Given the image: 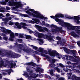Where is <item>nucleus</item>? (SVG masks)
I'll list each match as a JSON object with an SVG mask.
<instances>
[{
  "label": "nucleus",
  "mask_w": 80,
  "mask_h": 80,
  "mask_svg": "<svg viewBox=\"0 0 80 80\" xmlns=\"http://www.w3.org/2000/svg\"><path fill=\"white\" fill-rule=\"evenodd\" d=\"M33 53H36V54H37L38 55H40V54H41V53H40L39 52H37V51H33Z\"/></svg>",
  "instance_id": "c9c22d12"
},
{
  "label": "nucleus",
  "mask_w": 80,
  "mask_h": 80,
  "mask_svg": "<svg viewBox=\"0 0 80 80\" xmlns=\"http://www.w3.org/2000/svg\"><path fill=\"white\" fill-rule=\"evenodd\" d=\"M39 42H41V43H43L44 42H43V40L42 39H39Z\"/></svg>",
  "instance_id": "338daca9"
},
{
  "label": "nucleus",
  "mask_w": 80,
  "mask_h": 80,
  "mask_svg": "<svg viewBox=\"0 0 80 80\" xmlns=\"http://www.w3.org/2000/svg\"><path fill=\"white\" fill-rule=\"evenodd\" d=\"M38 76V74H36L35 73H32V74L30 76V77H31L32 78H37Z\"/></svg>",
  "instance_id": "6ab92c4d"
},
{
  "label": "nucleus",
  "mask_w": 80,
  "mask_h": 80,
  "mask_svg": "<svg viewBox=\"0 0 80 80\" xmlns=\"http://www.w3.org/2000/svg\"><path fill=\"white\" fill-rule=\"evenodd\" d=\"M32 67H36V64L35 63L32 62H31V65Z\"/></svg>",
  "instance_id": "ea45409f"
},
{
  "label": "nucleus",
  "mask_w": 80,
  "mask_h": 80,
  "mask_svg": "<svg viewBox=\"0 0 80 80\" xmlns=\"http://www.w3.org/2000/svg\"><path fill=\"white\" fill-rule=\"evenodd\" d=\"M56 39H57V40H58L59 41H60V40H61V38L58 36L56 37Z\"/></svg>",
  "instance_id": "864d4df0"
},
{
  "label": "nucleus",
  "mask_w": 80,
  "mask_h": 80,
  "mask_svg": "<svg viewBox=\"0 0 80 80\" xmlns=\"http://www.w3.org/2000/svg\"><path fill=\"white\" fill-rule=\"evenodd\" d=\"M19 46H20V47H19L20 50H23L24 52L26 53L30 52V50L25 48L23 45H20Z\"/></svg>",
  "instance_id": "1a4fd4ad"
},
{
  "label": "nucleus",
  "mask_w": 80,
  "mask_h": 80,
  "mask_svg": "<svg viewBox=\"0 0 80 80\" xmlns=\"http://www.w3.org/2000/svg\"><path fill=\"white\" fill-rule=\"evenodd\" d=\"M3 39L5 40H8V37L4 36L3 38Z\"/></svg>",
  "instance_id": "603ef678"
},
{
  "label": "nucleus",
  "mask_w": 80,
  "mask_h": 80,
  "mask_svg": "<svg viewBox=\"0 0 80 80\" xmlns=\"http://www.w3.org/2000/svg\"><path fill=\"white\" fill-rule=\"evenodd\" d=\"M6 72H8V73L9 75H10V73H11V72H13V70L12 69H9V70H7Z\"/></svg>",
  "instance_id": "b1692460"
},
{
  "label": "nucleus",
  "mask_w": 80,
  "mask_h": 80,
  "mask_svg": "<svg viewBox=\"0 0 80 80\" xmlns=\"http://www.w3.org/2000/svg\"><path fill=\"white\" fill-rule=\"evenodd\" d=\"M72 80H77L78 77H77L74 75H72Z\"/></svg>",
  "instance_id": "5701e85b"
},
{
  "label": "nucleus",
  "mask_w": 80,
  "mask_h": 80,
  "mask_svg": "<svg viewBox=\"0 0 80 80\" xmlns=\"http://www.w3.org/2000/svg\"><path fill=\"white\" fill-rule=\"evenodd\" d=\"M71 36L72 37H74L75 38H77V37H79V35H78L75 33V32L74 31H72V32H71Z\"/></svg>",
  "instance_id": "2eb2a0df"
},
{
  "label": "nucleus",
  "mask_w": 80,
  "mask_h": 80,
  "mask_svg": "<svg viewBox=\"0 0 80 80\" xmlns=\"http://www.w3.org/2000/svg\"><path fill=\"white\" fill-rule=\"evenodd\" d=\"M23 35H24V34H21V33L19 34V37L20 38H23Z\"/></svg>",
  "instance_id": "de8ad7c7"
},
{
  "label": "nucleus",
  "mask_w": 80,
  "mask_h": 80,
  "mask_svg": "<svg viewBox=\"0 0 80 80\" xmlns=\"http://www.w3.org/2000/svg\"><path fill=\"white\" fill-rule=\"evenodd\" d=\"M26 12L29 15H32L33 17L35 18H42L41 14L39 13L38 12L35 11L34 9L30 8Z\"/></svg>",
  "instance_id": "f03ea898"
},
{
  "label": "nucleus",
  "mask_w": 80,
  "mask_h": 80,
  "mask_svg": "<svg viewBox=\"0 0 80 80\" xmlns=\"http://www.w3.org/2000/svg\"><path fill=\"white\" fill-rule=\"evenodd\" d=\"M50 27L51 28H55L56 29H57L58 28L57 26H56L54 24H51Z\"/></svg>",
  "instance_id": "393cba45"
},
{
  "label": "nucleus",
  "mask_w": 80,
  "mask_h": 80,
  "mask_svg": "<svg viewBox=\"0 0 80 80\" xmlns=\"http://www.w3.org/2000/svg\"><path fill=\"white\" fill-rule=\"evenodd\" d=\"M55 20L57 22H60V21H61V20H60V19H59L58 18H56L55 19Z\"/></svg>",
  "instance_id": "c03bdc74"
},
{
  "label": "nucleus",
  "mask_w": 80,
  "mask_h": 80,
  "mask_svg": "<svg viewBox=\"0 0 80 80\" xmlns=\"http://www.w3.org/2000/svg\"><path fill=\"white\" fill-rule=\"evenodd\" d=\"M52 33H56V32H57V29H52Z\"/></svg>",
  "instance_id": "09e8293b"
},
{
  "label": "nucleus",
  "mask_w": 80,
  "mask_h": 80,
  "mask_svg": "<svg viewBox=\"0 0 80 80\" xmlns=\"http://www.w3.org/2000/svg\"><path fill=\"white\" fill-rule=\"evenodd\" d=\"M3 61H0V67H2V64H3Z\"/></svg>",
  "instance_id": "e2e57ef3"
},
{
  "label": "nucleus",
  "mask_w": 80,
  "mask_h": 80,
  "mask_svg": "<svg viewBox=\"0 0 80 80\" xmlns=\"http://www.w3.org/2000/svg\"><path fill=\"white\" fill-rule=\"evenodd\" d=\"M46 38L47 39L49 40H50V41H53L54 40L52 38L53 37L51 35H46Z\"/></svg>",
  "instance_id": "ddd939ff"
},
{
  "label": "nucleus",
  "mask_w": 80,
  "mask_h": 80,
  "mask_svg": "<svg viewBox=\"0 0 80 80\" xmlns=\"http://www.w3.org/2000/svg\"><path fill=\"white\" fill-rule=\"evenodd\" d=\"M0 28H1V29L0 30L3 33H4L6 35L10 34V37L9 39L10 41H13L14 40L13 38H15V35L13 32L11 30L6 29L4 27H0Z\"/></svg>",
  "instance_id": "f257e3e1"
},
{
  "label": "nucleus",
  "mask_w": 80,
  "mask_h": 80,
  "mask_svg": "<svg viewBox=\"0 0 80 80\" xmlns=\"http://www.w3.org/2000/svg\"><path fill=\"white\" fill-rule=\"evenodd\" d=\"M0 3L1 4H2V5H6L7 4V2H6L5 1H4L2 2H0Z\"/></svg>",
  "instance_id": "72a5a7b5"
},
{
  "label": "nucleus",
  "mask_w": 80,
  "mask_h": 80,
  "mask_svg": "<svg viewBox=\"0 0 80 80\" xmlns=\"http://www.w3.org/2000/svg\"><path fill=\"white\" fill-rule=\"evenodd\" d=\"M20 45L22 44H19L17 42H16L15 43V46H16V47H18V46H19V48L20 49Z\"/></svg>",
  "instance_id": "13d9d810"
},
{
  "label": "nucleus",
  "mask_w": 80,
  "mask_h": 80,
  "mask_svg": "<svg viewBox=\"0 0 80 80\" xmlns=\"http://www.w3.org/2000/svg\"><path fill=\"white\" fill-rule=\"evenodd\" d=\"M31 47L33 48V49L36 50H38V47L36 46H34L33 45H31Z\"/></svg>",
  "instance_id": "c85d7f7f"
},
{
  "label": "nucleus",
  "mask_w": 80,
  "mask_h": 80,
  "mask_svg": "<svg viewBox=\"0 0 80 80\" xmlns=\"http://www.w3.org/2000/svg\"><path fill=\"white\" fill-rule=\"evenodd\" d=\"M73 19H74V20H76L74 21L77 23V24L80 23V21H79V20H80V18L78 16H75L74 17H73Z\"/></svg>",
  "instance_id": "9b49d317"
},
{
  "label": "nucleus",
  "mask_w": 80,
  "mask_h": 80,
  "mask_svg": "<svg viewBox=\"0 0 80 80\" xmlns=\"http://www.w3.org/2000/svg\"><path fill=\"white\" fill-rule=\"evenodd\" d=\"M71 60H72V61H73V62H78V60L77 59L73 57V56H71L70 57Z\"/></svg>",
  "instance_id": "aec40b11"
},
{
  "label": "nucleus",
  "mask_w": 80,
  "mask_h": 80,
  "mask_svg": "<svg viewBox=\"0 0 80 80\" xmlns=\"http://www.w3.org/2000/svg\"><path fill=\"white\" fill-rule=\"evenodd\" d=\"M16 65H17L16 63L14 62L13 63L12 62H11V63L8 65V67H10V68H12L13 67L14 68H15L16 67H17V66H16Z\"/></svg>",
  "instance_id": "9d476101"
},
{
  "label": "nucleus",
  "mask_w": 80,
  "mask_h": 80,
  "mask_svg": "<svg viewBox=\"0 0 80 80\" xmlns=\"http://www.w3.org/2000/svg\"><path fill=\"white\" fill-rule=\"evenodd\" d=\"M64 52H65L66 53H68V54H69L71 53V50H70L68 49L67 48H64Z\"/></svg>",
  "instance_id": "f3484780"
},
{
  "label": "nucleus",
  "mask_w": 80,
  "mask_h": 80,
  "mask_svg": "<svg viewBox=\"0 0 80 80\" xmlns=\"http://www.w3.org/2000/svg\"><path fill=\"white\" fill-rule=\"evenodd\" d=\"M34 33L35 35L38 36L39 38H42L43 37H45V35L43 33H39L37 31H34Z\"/></svg>",
  "instance_id": "0eeeda50"
},
{
  "label": "nucleus",
  "mask_w": 80,
  "mask_h": 80,
  "mask_svg": "<svg viewBox=\"0 0 80 80\" xmlns=\"http://www.w3.org/2000/svg\"><path fill=\"white\" fill-rule=\"evenodd\" d=\"M37 22L39 23L40 22V21L37 18H36L34 22L32 20L29 21V23H32L33 24H34V23H37Z\"/></svg>",
  "instance_id": "4468645a"
},
{
  "label": "nucleus",
  "mask_w": 80,
  "mask_h": 80,
  "mask_svg": "<svg viewBox=\"0 0 80 80\" xmlns=\"http://www.w3.org/2000/svg\"><path fill=\"white\" fill-rule=\"evenodd\" d=\"M65 17L66 18H68L69 19H73V16L71 17L70 16H66Z\"/></svg>",
  "instance_id": "7c9ffc66"
},
{
  "label": "nucleus",
  "mask_w": 80,
  "mask_h": 80,
  "mask_svg": "<svg viewBox=\"0 0 80 80\" xmlns=\"http://www.w3.org/2000/svg\"><path fill=\"white\" fill-rule=\"evenodd\" d=\"M9 25H13V24H14V23L13 22H9Z\"/></svg>",
  "instance_id": "774afa93"
},
{
  "label": "nucleus",
  "mask_w": 80,
  "mask_h": 80,
  "mask_svg": "<svg viewBox=\"0 0 80 80\" xmlns=\"http://www.w3.org/2000/svg\"><path fill=\"white\" fill-rule=\"evenodd\" d=\"M50 66L51 67H52V68L54 67V66H55V64L54 63L51 62Z\"/></svg>",
  "instance_id": "79ce46f5"
},
{
  "label": "nucleus",
  "mask_w": 80,
  "mask_h": 80,
  "mask_svg": "<svg viewBox=\"0 0 80 80\" xmlns=\"http://www.w3.org/2000/svg\"><path fill=\"white\" fill-rule=\"evenodd\" d=\"M22 41H23V40L21 39H18L16 40V42H22Z\"/></svg>",
  "instance_id": "37998d69"
},
{
  "label": "nucleus",
  "mask_w": 80,
  "mask_h": 80,
  "mask_svg": "<svg viewBox=\"0 0 80 80\" xmlns=\"http://www.w3.org/2000/svg\"><path fill=\"white\" fill-rule=\"evenodd\" d=\"M37 68V69H36V70H35L36 72H40V69H41L40 68L38 67V68Z\"/></svg>",
  "instance_id": "2f4dec72"
},
{
  "label": "nucleus",
  "mask_w": 80,
  "mask_h": 80,
  "mask_svg": "<svg viewBox=\"0 0 80 80\" xmlns=\"http://www.w3.org/2000/svg\"><path fill=\"white\" fill-rule=\"evenodd\" d=\"M9 3L10 7L15 6L16 8H18L19 7H23V4L21 3L20 2L9 1Z\"/></svg>",
  "instance_id": "7ed1b4c3"
},
{
  "label": "nucleus",
  "mask_w": 80,
  "mask_h": 80,
  "mask_svg": "<svg viewBox=\"0 0 80 80\" xmlns=\"http://www.w3.org/2000/svg\"><path fill=\"white\" fill-rule=\"evenodd\" d=\"M65 56L66 58H68V57H69V59H71V58H70V57H72V56H69L67 55H65Z\"/></svg>",
  "instance_id": "bf43d9fd"
},
{
  "label": "nucleus",
  "mask_w": 80,
  "mask_h": 80,
  "mask_svg": "<svg viewBox=\"0 0 80 80\" xmlns=\"http://www.w3.org/2000/svg\"><path fill=\"white\" fill-rule=\"evenodd\" d=\"M65 80V78L63 77H60L58 79V80Z\"/></svg>",
  "instance_id": "052dcab7"
},
{
  "label": "nucleus",
  "mask_w": 80,
  "mask_h": 80,
  "mask_svg": "<svg viewBox=\"0 0 80 80\" xmlns=\"http://www.w3.org/2000/svg\"><path fill=\"white\" fill-rule=\"evenodd\" d=\"M75 32L76 33H77L78 35H80V30H79V29L75 30Z\"/></svg>",
  "instance_id": "c756f323"
},
{
  "label": "nucleus",
  "mask_w": 80,
  "mask_h": 80,
  "mask_svg": "<svg viewBox=\"0 0 80 80\" xmlns=\"http://www.w3.org/2000/svg\"><path fill=\"white\" fill-rule=\"evenodd\" d=\"M59 22V24L60 25H61V26H64V24H65L64 22L61 20V21Z\"/></svg>",
  "instance_id": "cd10ccee"
},
{
  "label": "nucleus",
  "mask_w": 80,
  "mask_h": 80,
  "mask_svg": "<svg viewBox=\"0 0 80 80\" xmlns=\"http://www.w3.org/2000/svg\"><path fill=\"white\" fill-rule=\"evenodd\" d=\"M69 29L70 30H77V29H80V26H72V25L70 24L69 27Z\"/></svg>",
  "instance_id": "6e6552de"
},
{
  "label": "nucleus",
  "mask_w": 80,
  "mask_h": 80,
  "mask_svg": "<svg viewBox=\"0 0 80 80\" xmlns=\"http://www.w3.org/2000/svg\"><path fill=\"white\" fill-rule=\"evenodd\" d=\"M5 17V16H3L2 13H0V19H2V17Z\"/></svg>",
  "instance_id": "680f3d73"
},
{
  "label": "nucleus",
  "mask_w": 80,
  "mask_h": 80,
  "mask_svg": "<svg viewBox=\"0 0 80 80\" xmlns=\"http://www.w3.org/2000/svg\"><path fill=\"white\" fill-rule=\"evenodd\" d=\"M76 52V50H71L70 53H72L73 55H75V52Z\"/></svg>",
  "instance_id": "f704fd0d"
},
{
  "label": "nucleus",
  "mask_w": 80,
  "mask_h": 80,
  "mask_svg": "<svg viewBox=\"0 0 80 80\" xmlns=\"http://www.w3.org/2000/svg\"><path fill=\"white\" fill-rule=\"evenodd\" d=\"M41 15L42 16L41 18H40L41 20V19H42V20H43L44 19V20L45 21V20H47L48 19V18L47 17H44V16H43L42 15V14H41Z\"/></svg>",
  "instance_id": "412c9836"
},
{
  "label": "nucleus",
  "mask_w": 80,
  "mask_h": 80,
  "mask_svg": "<svg viewBox=\"0 0 80 80\" xmlns=\"http://www.w3.org/2000/svg\"><path fill=\"white\" fill-rule=\"evenodd\" d=\"M8 18H7L2 19V20H3V21H4V22H7V21H8Z\"/></svg>",
  "instance_id": "69168bd1"
},
{
  "label": "nucleus",
  "mask_w": 80,
  "mask_h": 80,
  "mask_svg": "<svg viewBox=\"0 0 80 80\" xmlns=\"http://www.w3.org/2000/svg\"><path fill=\"white\" fill-rule=\"evenodd\" d=\"M55 18H60V16H59V14H56L55 15Z\"/></svg>",
  "instance_id": "6e6d98bb"
},
{
  "label": "nucleus",
  "mask_w": 80,
  "mask_h": 80,
  "mask_svg": "<svg viewBox=\"0 0 80 80\" xmlns=\"http://www.w3.org/2000/svg\"><path fill=\"white\" fill-rule=\"evenodd\" d=\"M43 53H45L46 54H48V51L46 50H44L43 49Z\"/></svg>",
  "instance_id": "a18cd8bd"
},
{
  "label": "nucleus",
  "mask_w": 80,
  "mask_h": 80,
  "mask_svg": "<svg viewBox=\"0 0 80 80\" xmlns=\"http://www.w3.org/2000/svg\"><path fill=\"white\" fill-rule=\"evenodd\" d=\"M55 69L57 71L58 73H60V69L59 68H58L56 67L55 68Z\"/></svg>",
  "instance_id": "473e14b6"
},
{
  "label": "nucleus",
  "mask_w": 80,
  "mask_h": 80,
  "mask_svg": "<svg viewBox=\"0 0 80 80\" xmlns=\"http://www.w3.org/2000/svg\"><path fill=\"white\" fill-rule=\"evenodd\" d=\"M44 30L46 32H48V29L46 28H43V32Z\"/></svg>",
  "instance_id": "a19ab883"
},
{
  "label": "nucleus",
  "mask_w": 80,
  "mask_h": 80,
  "mask_svg": "<svg viewBox=\"0 0 80 80\" xmlns=\"http://www.w3.org/2000/svg\"><path fill=\"white\" fill-rule=\"evenodd\" d=\"M72 67H73V68H75V63H72V65L71 66Z\"/></svg>",
  "instance_id": "8fccbe9b"
},
{
  "label": "nucleus",
  "mask_w": 80,
  "mask_h": 80,
  "mask_svg": "<svg viewBox=\"0 0 80 80\" xmlns=\"http://www.w3.org/2000/svg\"><path fill=\"white\" fill-rule=\"evenodd\" d=\"M20 24L22 26V28H23L24 29H27V27L25 26H26V27H27V26H28V25H27L25 23L21 22Z\"/></svg>",
  "instance_id": "dca6fc26"
},
{
  "label": "nucleus",
  "mask_w": 80,
  "mask_h": 80,
  "mask_svg": "<svg viewBox=\"0 0 80 80\" xmlns=\"http://www.w3.org/2000/svg\"><path fill=\"white\" fill-rule=\"evenodd\" d=\"M59 65L60 67H61L62 68H63L65 67V66H64L62 63H59Z\"/></svg>",
  "instance_id": "5fc2aeb1"
},
{
  "label": "nucleus",
  "mask_w": 80,
  "mask_h": 80,
  "mask_svg": "<svg viewBox=\"0 0 80 80\" xmlns=\"http://www.w3.org/2000/svg\"><path fill=\"white\" fill-rule=\"evenodd\" d=\"M41 56H42V57H45L46 58L48 59V61H50L51 63H55V62H56V60H55V59L54 58H52L48 55L45 54L43 53H41Z\"/></svg>",
  "instance_id": "423d86ee"
},
{
  "label": "nucleus",
  "mask_w": 80,
  "mask_h": 80,
  "mask_svg": "<svg viewBox=\"0 0 80 80\" xmlns=\"http://www.w3.org/2000/svg\"><path fill=\"white\" fill-rule=\"evenodd\" d=\"M25 35L26 36V39H30V38H31V36L30 35H27V36H26V35Z\"/></svg>",
  "instance_id": "58836bf2"
},
{
  "label": "nucleus",
  "mask_w": 80,
  "mask_h": 80,
  "mask_svg": "<svg viewBox=\"0 0 80 80\" xmlns=\"http://www.w3.org/2000/svg\"><path fill=\"white\" fill-rule=\"evenodd\" d=\"M70 24L69 23L64 22V26L66 27H68L69 28V27H70Z\"/></svg>",
  "instance_id": "4be33fe9"
},
{
  "label": "nucleus",
  "mask_w": 80,
  "mask_h": 80,
  "mask_svg": "<svg viewBox=\"0 0 80 80\" xmlns=\"http://www.w3.org/2000/svg\"><path fill=\"white\" fill-rule=\"evenodd\" d=\"M33 73V71H30L29 72V75L31 76V75H32L33 74L32 73Z\"/></svg>",
  "instance_id": "0e129e2a"
},
{
  "label": "nucleus",
  "mask_w": 80,
  "mask_h": 80,
  "mask_svg": "<svg viewBox=\"0 0 80 80\" xmlns=\"http://www.w3.org/2000/svg\"><path fill=\"white\" fill-rule=\"evenodd\" d=\"M60 17H61V18H64V17H65V16L62 14H59V18Z\"/></svg>",
  "instance_id": "3c124183"
},
{
  "label": "nucleus",
  "mask_w": 80,
  "mask_h": 80,
  "mask_svg": "<svg viewBox=\"0 0 80 80\" xmlns=\"http://www.w3.org/2000/svg\"><path fill=\"white\" fill-rule=\"evenodd\" d=\"M6 55L8 57H11L12 58H18L20 57V56L18 54H16L15 52H12L10 51H9L8 52L6 53Z\"/></svg>",
  "instance_id": "20e7f679"
},
{
  "label": "nucleus",
  "mask_w": 80,
  "mask_h": 80,
  "mask_svg": "<svg viewBox=\"0 0 80 80\" xmlns=\"http://www.w3.org/2000/svg\"><path fill=\"white\" fill-rule=\"evenodd\" d=\"M0 35L1 36H2V37H6V34L4 33H1Z\"/></svg>",
  "instance_id": "4d7b16f0"
},
{
  "label": "nucleus",
  "mask_w": 80,
  "mask_h": 80,
  "mask_svg": "<svg viewBox=\"0 0 80 80\" xmlns=\"http://www.w3.org/2000/svg\"><path fill=\"white\" fill-rule=\"evenodd\" d=\"M48 52L51 57H57V56L63 57V55H61L60 54H59V53L57 52V51L55 50L52 51L51 49H49L48 51Z\"/></svg>",
  "instance_id": "39448f33"
},
{
  "label": "nucleus",
  "mask_w": 80,
  "mask_h": 80,
  "mask_svg": "<svg viewBox=\"0 0 80 80\" xmlns=\"http://www.w3.org/2000/svg\"><path fill=\"white\" fill-rule=\"evenodd\" d=\"M21 15L24 17H28V15L26 14H21Z\"/></svg>",
  "instance_id": "e433bc0d"
},
{
  "label": "nucleus",
  "mask_w": 80,
  "mask_h": 80,
  "mask_svg": "<svg viewBox=\"0 0 80 80\" xmlns=\"http://www.w3.org/2000/svg\"><path fill=\"white\" fill-rule=\"evenodd\" d=\"M57 32H60V33H62L63 32V30H62V28L58 27L57 29H56Z\"/></svg>",
  "instance_id": "a211bd4d"
},
{
  "label": "nucleus",
  "mask_w": 80,
  "mask_h": 80,
  "mask_svg": "<svg viewBox=\"0 0 80 80\" xmlns=\"http://www.w3.org/2000/svg\"><path fill=\"white\" fill-rule=\"evenodd\" d=\"M28 31L29 32V33L31 34V33H33L34 35H35V33H34V31H32V30H30V29H28Z\"/></svg>",
  "instance_id": "4c0bfd02"
},
{
  "label": "nucleus",
  "mask_w": 80,
  "mask_h": 80,
  "mask_svg": "<svg viewBox=\"0 0 80 80\" xmlns=\"http://www.w3.org/2000/svg\"><path fill=\"white\" fill-rule=\"evenodd\" d=\"M43 49L42 48H38V51L41 53L43 52Z\"/></svg>",
  "instance_id": "a878e982"
},
{
  "label": "nucleus",
  "mask_w": 80,
  "mask_h": 80,
  "mask_svg": "<svg viewBox=\"0 0 80 80\" xmlns=\"http://www.w3.org/2000/svg\"><path fill=\"white\" fill-rule=\"evenodd\" d=\"M17 27L19 29H21V28H22V26L19 24L18 25Z\"/></svg>",
  "instance_id": "49530a36"
},
{
  "label": "nucleus",
  "mask_w": 80,
  "mask_h": 80,
  "mask_svg": "<svg viewBox=\"0 0 80 80\" xmlns=\"http://www.w3.org/2000/svg\"><path fill=\"white\" fill-rule=\"evenodd\" d=\"M10 61H8L7 60H6L5 61V63L6 65H10V64L11 63Z\"/></svg>",
  "instance_id": "bb28decb"
},
{
  "label": "nucleus",
  "mask_w": 80,
  "mask_h": 80,
  "mask_svg": "<svg viewBox=\"0 0 80 80\" xmlns=\"http://www.w3.org/2000/svg\"><path fill=\"white\" fill-rule=\"evenodd\" d=\"M35 27L37 28L38 30L40 32H43V28L42 27V26L38 25H35Z\"/></svg>",
  "instance_id": "f8f14e48"
}]
</instances>
